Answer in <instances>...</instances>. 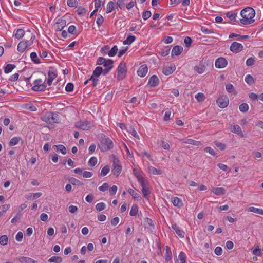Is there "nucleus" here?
Listing matches in <instances>:
<instances>
[{
    "label": "nucleus",
    "instance_id": "f257e3e1",
    "mask_svg": "<svg viewBox=\"0 0 263 263\" xmlns=\"http://www.w3.org/2000/svg\"><path fill=\"white\" fill-rule=\"evenodd\" d=\"M242 18L240 19V23L243 25H248L254 21L253 18L255 15V10L250 7H247L241 10L240 12Z\"/></svg>",
    "mask_w": 263,
    "mask_h": 263
},
{
    "label": "nucleus",
    "instance_id": "f03ea898",
    "mask_svg": "<svg viewBox=\"0 0 263 263\" xmlns=\"http://www.w3.org/2000/svg\"><path fill=\"white\" fill-rule=\"evenodd\" d=\"M26 36L29 40L24 39L17 45V50L20 52H24L28 47L33 44L35 39V36L29 30L27 31Z\"/></svg>",
    "mask_w": 263,
    "mask_h": 263
},
{
    "label": "nucleus",
    "instance_id": "7ed1b4c3",
    "mask_svg": "<svg viewBox=\"0 0 263 263\" xmlns=\"http://www.w3.org/2000/svg\"><path fill=\"white\" fill-rule=\"evenodd\" d=\"M114 144L112 140L108 137L104 136L101 137L99 147L101 152H104L112 148Z\"/></svg>",
    "mask_w": 263,
    "mask_h": 263
},
{
    "label": "nucleus",
    "instance_id": "20e7f679",
    "mask_svg": "<svg viewBox=\"0 0 263 263\" xmlns=\"http://www.w3.org/2000/svg\"><path fill=\"white\" fill-rule=\"evenodd\" d=\"M114 61L111 59H106L103 57H99L98 59L97 64L103 65L105 67L104 69V75L107 74L113 67Z\"/></svg>",
    "mask_w": 263,
    "mask_h": 263
},
{
    "label": "nucleus",
    "instance_id": "39448f33",
    "mask_svg": "<svg viewBox=\"0 0 263 263\" xmlns=\"http://www.w3.org/2000/svg\"><path fill=\"white\" fill-rule=\"evenodd\" d=\"M41 120L47 124H52L58 122L59 115L51 112H48L41 117Z\"/></svg>",
    "mask_w": 263,
    "mask_h": 263
},
{
    "label": "nucleus",
    "instance_id": "423d86ee",
    "mask_svg": "<svg viewBox=\"0 0 263 263\" xmlns=\"http://www.w3.org/2000/svg\"><path fill=\"white\" fill-rule=\"evenodd\" d=\"M126 64L124 62H121L118 65L117 68V79L118 80H123L126 76Z\"/></svg>",
    "mask_w": 263,
    "mask_h": 263
},
{
    "label": "nucleus",
    "instance_id": "0eeeda50",
    "mask_svg": "<svg viewBox=\"0 0 263 263\" xmlns=\"http://www.w3.org/2000/svg\"><path fill=\"white\" fill-rule=\"evenodd\" d=\"M139 182L142 186V192L144 197L146 198L151 194L148 182L144 178H139Z\"/></svg>",
    "mask_w": 263,
    "mask_h": 263
},
{
    "label": "nucleus",
    "instance_id": "6e6552de",
    "mask_svg": "<svg viewBox=\"0 0 263 263\" xmlns=\"http://www.w3.org/2000/svg\"><path fill=\"white\" fill-rule=\"evenodd\" d=\"M33 84L34 85L32 87V89L34 91H43L45 89L46 87L41 79L35 80Z\"/></svg>",
    "mask_w": 263,
    "mask_h": 263
},
{
    "label": "nucleus",
    "instance_id": "1a4fd4ad",
    "mask_svg": "<svg viewBox=\"0 0 263 263\" xmlns=\"http://www.w3.org/2000/svg\"><path fill=\"white\" fill-rule=\"evenodd\" d=\"M217 103L220 108H224L228 105L229 99L225 96H220L218 98Z\"/></svg>",
    "mask_w": 263,
    "mask_h": 263
},
{
    "label": "nucleus",
    "instance_id": "9d476101",
    "mask_svg": "<svg viewBox=\"0 0 263 263\" xmlns=\"http://www.w3.org/2000/svg\"><path fill=\"white\" fill-rule=\"evenodd\" d=\"M76 127L84 130H87L90 129L91 124L88 121H79L76 123Z\"/></svg>",
    "mask_w": 263,
    "mask_h": 263
},
{
    "label": "nucleus",
    "instance_id": "9b49d317",
    "mask_svg": "<svg viewBox=\"0 0 263 263\" xmlns=\"http://www.w3.org/2000/svg\"><path fill=\"white\" fill-rule=\"evenodd\" d=\"M229 130L232 133L237 134L241 138L245 137L240 127L238 125L231 124L229 127Z\"/></svg>",
    "mask_w": 263,
    "mask_h": 263
},
{
    "label": "nucleus",
    "instance_id": "f8f14e48",
    "mask_svg": "<svg viewBox=\"0 0 263 263\" xmlns=\"http://www.w3.org/2000/svg\"><path fill=\"white\" fill-rule=\"evenodd\" d=\"M230 50L234 53H238L243 50V46L237 42H233L230 47Z\"/></svg>",
    "mask_w": 263,
    "mask_h": 263
},
{
    "label": "nucleus",
    "instance_id": "ddd939ff",
    "mask_svg": "<svg viewBox=\"0 0 263 263\" xmlns=\"http://www.w3.org/2000/svg\"><path fill=\"white\" fill-rule=\"evenodd\" d=\"M66 25V21L62 18H59L54 25L55 31H61Z\"/></svg>",
    "mask_w": 263,
    "mask_h": 263
},
{
    "label": "nucleus",
    "instance_id": "4468645a",
    "mask_svg": "<svg viewBox=\"0 0 263 263\" xmlns=\"http://www.w3.org/2000/svg\"><path fill=\"white\" fill-rule=\"evenodd\" d=\"M228 64V62L224 58H218L215 61V66L218 68H222L225 67Z\"/></svg>",
    "mask_w": 263,
    "mask_h": 263
},
{
    "label": "nucleus",
    "instance_id": "2eb2a0df",
    "mask_svg": "<svg viewBox=\"0 0 263 263\" xmlns=\"http://www.w3.org/2000/svg\"><path fill=\"white\" fill-rule=\"evenodd\" d=\"M159 83V80L158 77L156 75L152 76L149 79L148 82V85L151 87H156Z\"/></svg>",
    "mask_w": 263,
    "mask_h": 263
},
{
    "label": "nucleus",
    "instance_id": "dca6fc26",
    "mask_svg": "<svg viewBox=\"0 0 263 263\" xmlns=\"http://www.w3.org/2000/svg\"><path fill=\"white\" fill-rule=\"evenodd\" d=\"M171 201L173 205L178 208H181L183 205L182 200L177 197H172L171 199Z\"/></svg>",
    "mask_w": 263,
    "mask_h": 263
},
{
    "label": "nucleus",
    "instance_id": "f3484780",
    "mask_svg": "<svg viewBox=\"0 0 263 263\" xmlns=\"http://www.w3.org/2000/svg\"><path fill=\"white\" fill-rule=\"evenodd\" d=\"M122 170L121 165L119 163L118 161L116 162V161H114V168L112 170V172L114 175H116L117 176L120 174Z\"/></svg>",
    "mask_w": 263,
    "mask_h": 263
},
{
    "label": "nucleus",
    "instance_id": "a211bd4d",
    "mask_svg": "<svg viewBox=\"0 0 263 263\" xmlns=\"http://www.w3.org/2000/svg\"><path fill=\"white\" fill-rule=\"evenodd\" d=\"M148 68L146 65H142L137 71V74L140 77H144L147 73Z\"/></svg>",
    "mask_w": 263,
    "mask_h": 263
},
{
    "label": "nucleus",
    "instance_id": "6ab92c4d",
    "mask_svg": "<svg viewBox=\"0 0 263 263\" xmlns=\"http://www.w3.org/2000/svg\"><path fill=\"white\" fill-rule=\"evenodd\" d=\"M180 141H181L183 143L194 145L195 146H200L202 145L200 141H196L192 139H181Z\"/></svg>",
    "mask_w": 263,
    "mask_h": 263
},
{
    "label": "nucleus",
    "instance_id": "aec40b11",
    "mask_svg": "<svg viewBox=\"0 0 263 263\" xmlns=\"http://www.w3.org/2000/svg\"><path fill=\"white\" fill-rule=\"evenodd\" d=\"M172 229L175 231L176 233L180 237L183 238L184 237L185 233L182 230H180L177 224L174 223L172 225Z\"/></svg>",
    "mask_w": 263,
    "mask_h": 263
},
{
    "label": "nucleus",
    "instance_id": "412c9836",
    "mask_svg": "<svg viewBox=\"0 0 263 263\" xmlns=\"http://www.w3.org/2000/svg\"><path fill=\"white\" fill-rule=\"evenodd\" d=\"M212 192L216 195L222 196L226 194V190L223 187H214L212 189Z\"/></svg>",
    "mask_w": 263,
    "mask_h": 263
},
{
    "label": "nucleus",
    "instance_id": "4be33fe9",
    "mask_svg": "<svg viewBox=\"0 0 263 263\" xmlns=\"http://www.w3.org/2000/svg\"><path fill=\"white\" fill-rule=\"evenodd\" d=\"M183 51V47L181 46H175L173 47L172 51V55H179L181 54Z\"/></svg>",
    "mask_w": 263,
    "mask_h": 263
},
{
    "label": "nucleus",
    "instance_id": "5701e85b",
    "mask_svg": "<svg viewBox=\"0 0 263 263\" xmlns=\"http://www.w3.org/2000/svg\"><path fill=\"white\" fill-rule=\"evenodd\" d=\"M101 73L104 74V69L100 66L97 67L93 71L92 75L93 77H99Z\"/></svg>",
    "mask_w": 263,
    "mask_h": 263
},
{
    "label": "nucleus",
    "instance_id": "b1692460",
    "mask_svg": "<svg viewBox=\"0 0 263 263\" xmlns=\"http://www.w3.org/2000/svg\"><path fill=\"white\" fill-rule=\"evenodd\" d=\"M248 211L263 215V209H259L255 207L251 206L248 209Z\"/></svg>",
    "mask_w": 263,
    "mask_h": 263
},
{
    "label": "nucleus",
    "instance_id": "393cba45",
    "mask_svg": "<svg viewBox=\"0 0 263 263\" xmlns=\"http://www.w3.org/2000/svg\"><path fill=\"white\" fill-rule=\"evenodd\" d=\"M21 140L22 141V142H23L22 138L20 137H13L9 141V145L11 146L16 145L18 143L19 141Z\"/></svg>",
    "mask_w": 263,
    "mask_h": 263
},
{
    "label": "nucleus",
    "instance_id": "a878e982",
    "mask_svg": "<svg viewBox=\"0 0 263 263\" xmlns=\"http://www.w3.org/2000/svg\"><path fill=\"white\" fill-rule=\"evenodd\" d=\"M48 77L54 79L57 77V71L53 67H49L48 72Z\"/></svg>",
    "mask_w": 263,
    "mask_h": 263
},
{
    "label": "nucleus",
    "instance_id": "bb28decb",
    "mask_svg": "<svg viewBox=\"0 0 263 263\" xmlns=\"http://www.w3.org/2000/svg\"><path fill=\"white\" fill-rule=\"evenodd\" d=\"M21 263H37V261L27 257H22L19 259Z\"/></svg>",
    "mask_w": 263,
    "mask_h": 263
},
{
    "label": "nucleus",
    "instance_id": "cd10ccee",
    "mask_svg": "<svg viewBox=\"0 0 263 263\" xmlns=\"http://www.w3.org/2000/svg\"><path fill=\"white\" fill-rule=\"evenodd\" d=\"M148 170L149 173L154 175H161L162 174V171L160 170L157 169L152 166H149Z\"/></svg>",
    "mask_w": 263,
    "mask_h": 263
},
{
    "label": "nucleus",
    "instance_id": "c85d7f7f",
    "mask_svg": "<svg viewBox=\"0 0 263 263\" xmlns=\"http://www.w3.org/2000/svg\"><path fill=\"white\" fill-rule=\"evenodd\" d=\"M30 58L32 62L35 64H40L41 61L40 59L38 58L37 54L35 52H32L30 54Z\"/></svg>",
    "mask_w": 263,
    "mask_h": 263
},
{
    "label": "nucleus",
    "instance_id": "c756f323",
    "mask_svg": "<svg viewBox=\"0 0 263 263\" xmlns=\"http://www.w3.org/2000/svg\"><path fill=\"white\" fill-rule=\"evenodd\" d=\"M194 69L198 73L201 74L203 73L205 71V66L202 64H200L198 66H195L194 67Z\"/></svg>",
    "mask_w": 263,
    "mask_h": 263
},
{
    "label": "nucleus",
    "instance_id": "7c9ffc66",
    "mask_svg": "<svg viewBox=\"0 0 263 263\" xmlns=\"http://www.w3.org/2000/svg\"><path fill=\"white\" fill-rule=\"evenodd\" d=\"M53 147H55L57 148V151L58 152H61L62 154L65 155L67 153V149L66 147L62 144L59 145H55L53 146Z\"/></svg>",
    "mask_w": 263,
    "mask_h": 263
},
{
    "label": "nucleus",
    "instance_id": "2f4dec72",
    "mask_svg": "<svg viewBox=\"0 0 263 263\" xmlns=\"http://www.w3.org/2000/svg\"><path fill=\"white\" fill-rule=\"evenodd\" d=\"M62 261V259L61 257L59 256H52L48 260V262H54V263H61Z\"/></svg>",
    "mask_w": 263,
    "mask_h": 263
},
{
    "label": "nucleus",
    "instance_id": "473e14b6",
    "mask_svg": "<svg viewBox=\"0 0 263 263\" xmlns=\"http://www.w3.org/2000/svg\"><path fill=\"white\" fill-rule=\"evenodd\" d=\"M136 39L135 36L129 35L127 36V39L123 42L124 45H130Z\"/></svg>",
    "mask_w": 263,
    "mask_h": 263
},
{
    "label": "nucleus",
    "instance_id": "72a5a7b5",
    "mask_svg": "<svg viewBox=\"0 0 263 263\" xmlns=\"http://www.w3.org/2000/svg\"><path fill=\"white\" fill-rule=\"evenodd\" d=\"M26 33H25V31L24 30L22 29H19L16 30V32L15 34V36L17 39L20 40L22 39Z\"/></svg>",
    "mask_w": 263,
    "mask_h": 263
},
{
    "label": "nucleus",
    "instance_id": "f704fd0d",
    "mask_svg": "<svg viewBox=\"0 0 263 263\" xmlns=\"http://www.w3.org/2000/svg\"><path fill=\"white\" fill-rule=\"evenodd\" d=\"M138 212V207L137 204H133L131 208L129 214L132 216H136Z\"/></svg>",
    "mask_w": 263,
    "mask_h": 263
},
{
    "label": "nucleus",
    "instance_id": "c9c22d12",
    "mask_svg": "<svg viewBox=\"0 0 263 263\" xmlns=\"http://www.w3.org/2000/svg\"><path fill=\"white\" fill-rule=\"evenodd\" d=\"M69 181L70 182V183H71L73 185L80 186L83 185V183L82 182L73 177H71V178H70Z\"/></svg>",
    "mask_w": 263,
    "mask_h": 263
},
{
    "label": "nucleus",
    "instance_id": "e433bc0d",
    "mask_svg": "<svg viewBox=\"0 0 263 263\" xmlns=\"http://www.w3.org/2000/svg\"><path fill=\"white\" fill-rule=\"evenodd\" d=\"M226 88L227 91L228 92L232 93L234 95L236 94V91L235 90V89L232 84H227L226 86Z\"/></svg>",
    "mask_w": 263,
    "mask_h": 263
},
{
    "label": "nucleus",
    "instance_id": "4c0bfd02",
    "mask_svg": "<svg viewBox=\"0 0 263 263\" xmlns=\"http://www.w3.org/2000/svg\"><path fill=\"white\" fill-rule=\"evenodd\" d=\"M245 81L249 85H251L254 83V79L250 74H247L246 76Z\"/></svg>",
    "mask_w": 263,
    "mask_h": 263
},
{
    "label": "nucleus",
    "instance_id": "58836bf2",
    "mask_svg": "<svg viewBox=\"0 0 263 263\" xmlns=\"http://www.w3.org/2000/svg\"><path fill=\"white\" fill-rule=\"evenodd\" d=\"M226 16L228 17L230 21H235L236 20V17L237 15V13L235 12L229 11L226 13Z\"/></svg>",
    "mask_w": 263,
    "mask_h": 263
},
{
    "label": "nucleus",
    "instance_id": "ea45409f",
    "mask_svg": "<svg viewBox=\"0 0 263 263\" xmlns=\"http://www.w3.org/2000/svg\"><path fill=\"white\" fill-rule=\"evenodd\" d=\"M171 259V252L170 248L168 246L166 247V253L165 255V259L166 262H168Z\"/></svg>",
    "mask_w": 263,
    "mask_h": 263
},
{
    "label": "nucleus",
    "instance_id": "a19ab883",
    "mask_svg": "<svg viewBox=\"0 0 263 263\" xmlns=\"http://www.w3.org/2000/svg\"><path fill=\"white\" fill-rule=\"evenodd\" d=\"M15 67V65L14 64H8L4 67V72L6 73H8L12 71V70Z\"/></svg>",
    "mask_w": 263,
    "mask_h": 263
},
{
    "label": "nucleus",
    "instance_id": "79ce46f5",
    "mask_svg": "<svg viewBox=\"0 0 263 263\" xmlns=\"http://www.w3.org/2000/svg\"><path fill=\"white\" fill-rule=\"evenodd\" d=\"M115 9V4L112 1H110L108 3L106 8V13H109L111 12Z\"/></svg>",
    "mask_w": 263,
    "mask_h": 263
},
{
    "label": "nucleus",
    "instance_id": "37998d69",
    "mask_svg": "<svg viewBox=\"0 0 263 263\" xmlns=\"http://www.w3.org/2000/svg\"><path fill=\"white\" fill-rule=\"evenodd\" d=\"M109 171H110L109 166L106 165L102 168L100 175L101 176H105L109 172Z\"/></svg>",
    "mask_w": 263,
    "mask_h": 263
},
{
    "label": "nucleus",
    "instance_id": "c03bdc74",
    "mask_svg": "<svg viewBox=\"0 0 263 263\" xmlns=\"http://www.w3.org/2000/svg\"><path fill=\"white\" fill-rule=\"evenodd\" d=\"M118 48L116 45L113 46V47L111 49V50L108 52V55L109 57H114L115 56L118 52Z\"/></svg>",
    "mask_w": 263,
    "mask_h": 263
},
{
    "label": "nucleus",
    "instance_id": "a18cd8bd",
    "mask_svg": "<svg viewBox=\"0 0 263 263\" xmlns=\"http://www.w3.org/2000/svg\"><path fill=\"white\" fill-rule=\"evenodd\" d=\"M76 11L79 15H84L87 12V10L83 7H78Z\"/></svg>",
    "mask_w": 263,
    "mask_h": 263
},
{
    "label": "nucleus",
    "instance_id": "49530a36",
    "mask_svg": "<svg viewBox=\"0 0 263 263\" xmlns=\"http://www.w3.org/2000/svg\"><path fill=\"white\" fill-rule=\"evenodd\" d=\"M239 110L242 112H246L249 109V106L247 103H242L239 107Z\"/></svg>",
    "mask_w": 263,
    "mask_h": 263
},
{
    "label": "nucleus",
    "instance_id": "de8ad7c7",
    "mask_svg": "<svg viewBox=\"0 0 263 263\" xmlns=\"http://www.w3.org/2000/svg\"><path fill=\"white\" fill-rule=\"evenodd\" d=\"M174 69L171 67H164L163 69V73L165 75H169L172 73Z\"/></svg>",
    "mask_w": 263,
    "mask_h": 263
},
{
    "label": "nucleus",
    "instance_id": "09e8293b",
    "mask_svg": "<svg viewBox=\"0 0 263 263\" xmlns=\"http://www.w3.org/2000/svg\"><path fill=\"white\" fill-rule=\"evenodd\" d=\"M106 208V204L103 202H100L96 204V209L97 211H101L105 209Z\"/></svg>",
    "mask_w": 263,
    "mask_h": 263
},
{
    "label": "nucleus",
    "instance_id": "8fccbe9b",
    "mask_svg": "<svg viewBox=\"0 0 263 263\" xmlns=\"http://www.w3.org/2000/svg\"><path fill=\"white\" fill-rule=\"evenodd\" d=\"M8 241V238L6 235H2L0 237V244L2 246L6 245Z\"/></svg>",
    "mask_w": 263,
    "mask_h": 263
},
{
    "label": "nucleus",
    "instance_id": "3c124183",
    "mask_svg": "<svg viewBox=\"0 0 263 263\" xmlns=\"http://www.w3.org/2000/svg\"><path fill=\"white\" fill-rule=\"evenodd\" d=\"M128 192L132 196L134 199H138L140 197L139 194L132 189H129L128 190Z\"/></svg>",
    "mask_w": 263,
    "mask_h": 263
},
{
    "label": "nucleus",
    "instance_id": "603ef678",
    "mask_svg": "<svg viewBox=\"0 0 263 263\" xmlns=\"http://www.w3.org/2000/svg\"><path fill=\"white\" fill-rule=\"evenodd\" d=\"M179 259L180 260V263H186V256L183 252H181L179 255Z\"/></svg>",
    "mask_w": 263,
    "mask_h": 263
},
{
    "label": "nucleus",
    "instance_id": "864d4df0",
    "mask_svg": "<svg viewBox=\"0 0 263 263\" xmlns=\"http://www.w3.org/2000/svg\"><path fill=\"white\" fill-rule=\"evenodd\" d=\"M252 253L256 255L259 256L261 255V251L258 246H256L252 251Z\"/></svg>",
    "mask_w": 263,
    "mask_h": 263
},
{
    "label": "nucleus",
    "instance_id": "5fc2aeb1",
    "mask_svg": "<svg viewBox=\"0 0 263 263\" xmlns=\"http://www.w3.org/2000/svg\"><path fill=\"white\" fill-rule=\"evenodd\" d=\"M97 163V159L96 157H92L89 160L88 164L90 166H94Z\"/></svg>",
    "mask_w": 263,
    "mask_h": 263
},
{
    "label": "nucleus",
    "instance_id": "6e6d98bb",
    "mask_svg": "<svg viewBox=\"0 0 263 263\" xmlns=\"http://www.w3.org/2000/svg\"><path fill=\"white\" fill-rule=\"evenodd\" d=\"M184 44L186 47H190L192 43V40L190 37L186 36L184 38Z\"/></svg>",
    "mask_w": 263,
    "mask_h": 263
},
{
    "label": "nucleus",
    "instance_id": "4d7b16f0",
    "mask_svg": "<svg viewBox=\"0 0 263 263\" xmlns=\"http://www.w3.org/2000/svg\"><path fill=\"white\" fill-rule=\"evenodd\" d=\"M41 195H42V193H41V192L32 193V194H31L30 197L28 198V199L34 200L36 198L40 197Z\"/></svg>",
    "mask_w": 263,
    "mask_h": 263
},
{
    "label": "nucleus",
    "instance_id": "13d9d810",
    "mask_svg": "<svg viewBox=\"0 0 263 263\" xmlns=\"http://www.w3.org/2000/svg\"><path fill=\"white\" fill-rule=\"evenodd\" d=\"M217 165L220 169L223 170L224 172H229L230 171V169L224 164L219 163Z\"/></svg>",
    "mask_w": 263,
    "mask_h": 263
},
{
    "label": "nucleus",
    "instance_id": "bf43d9fd",
    "mask_svg": "<svg viewBox=\"0 0 263 263\" xmlns=\"http://www.w3.org/2000/svg\"><path fill=\"white\" fill-rule=\"evenodd\" d=\"M151 15L152 13L150 11H145L142 13V18L144 20H146L151 17Z\"/></svg>",
    "mask_w": 263,
    "mask_h": 263
},
{
    "label": "nucleus",
    "instance_id": "052dcab7",
    "mask_svg": "<svg viewBox=\"0 0 263 263\" xmlns=\"http://www.w3.org/2000/svg\"><path fill=\"white\" fill-rule=\"evenodd\" d=\"M74 85L72 83H68L65 87V90L67 92H71L73 91Z\"/></svg>",
    "mask_w": 263,
    "mask_h": 263
},
{
    "label": "nucleus",
    "instance_id": "680f3d73",
    "mask_svg": "<svg viewBox=\"0 0 263 263\" xmlns=\"http://www.w3.org/2000/svg\"><path fill=\"white\" fill-rule=\"evenodd\" d=\"M215 145L218 147L220 150L222 151L226 148V145L218 141L214 142Z\"/></svg>",
    "mask_w": 263,
    "mask_h": 263
},
{
    "label": "nucleus",
    "instance_id": "e2e57ef3",
    "mask_svg": "<svg viewBox=\"0 0 263 263\" xmlns=\"http://www.w3.org/2000/svg\"><path fill=\"white\" fill-rule=\"evenodd\" d=\"M22 214L20 212H17L16 216L11 220V222L13 223L18 221L21 219Z\"/></svg>",
    "mask_w": 263,
    "mask_h": 263
},
{
    "label": "nucleus",
    "instance_id": "0e129e2a",
    "mask_svg": "<svg viewBox=\"0 0 263 263\" xmlns=\"http://www.w3.org/2000/svg\"><path fill=\"white\" fill-rule=\"evenodd\" d=\"M89 80H91L92 81V86L93 87H95L98 83V79L97 77H93V76H91L90 78L89 79Z\"/></svg>",
    "mask_w": 263,
    "mask_h": 263
},
{
    "label": "nucleus",
    "instance_id": "69168bd1",
    "mask_svg": "<svg viewBox=\"0 0 263 263\" xmlns=\"http://www.w3.org/2000/svg\"><path fill=\"white\" fill-rule=\"evenodd\" d=\"M195 98L199 102L202 101L204 99V96L202 93H198L195 96Z\"/></svg>",
    "mask_w": 263,
    "mask_h": 263
},
{
    "label": "nucleus",
    "instance_id": "338daca9",
    "mask_svg": "<svg viewBox=\"0 0 263 263\" xmlns=\"http://www.w3.org/2000/svg\"><path fill=\"white\" fill-rule=\"evenodd\" d=\"M68 31L69 33L71 34H76V28L74 25H71L69 27L68 29Z\"/></svg>",
    "mask_w": 263,
    "mask_h": 263
},
{
    "label": "nucleus",
    "instance_id": "774afa93",
    "mask_svg": "<svg viewBox=\"0 0 263 263\" xmlns=\"http://www.w3.org/2000/svg\"><path fill=\"white\" fill-rule=\"evenodd\" d=\"M93 173L88 171H84L82 173V176L85 178H90L92 176Z\"/></svg>",
    "mask_w": 263,
    "mask_h": 263
}]
</instances>
